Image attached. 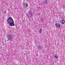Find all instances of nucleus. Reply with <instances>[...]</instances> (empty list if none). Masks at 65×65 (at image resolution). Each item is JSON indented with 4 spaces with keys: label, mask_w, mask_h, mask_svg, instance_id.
Here are the masks:
<instances>
[{
    "label": "nucleus",
    "mask_w": 65,
    "mask_h": 65,
    "mask_svg": "<svg viewBox=\"0 0 65 65\" xmlns=\"http://www.w3.org/2000/svg\"><path fill=\"white\" fill-rule=\"evenodd\" d=\"M54 57L56 58V59L58 58V57L57 55H54Z\"/></svg>",
    "instance_id": "obj_8"
},
{
    "label": "nucleus",
    "mask_w": 65,
    "mask_h": 65,
    "mask_svg": "<svg viewBox=\"0 0 65 65\" xmlns=\"http://www.w3.org/2000/svg\"><path fill=\"white\" fill-rule=\"evenodd\" d=\"M39 32L40 33H41V32H42V29H40V30Z\"/></svg>",
    "instance_id": "obj_9"
},
{
    "label": "nucleus",
    "mask_w": 65,
    "mask_h": 65,
    "mask_svg": "<svg viewBox=\"0 0 65 65\" xmlns=\"http://www.w3.org/2000/svg\"><path fill=\"white\" fill-rule=\"evenodd\" d=\"M28 5L27 4L25 3L23 4V6L24 7H25V8H26V7H28Z\"/></svg>",
    "instance_id": "obj_4"
},
{
    "label": "nucleus",
    "mask_w": 65,
    "mask_h": 65,
    "mask_svg": "<svg viewBox=\"0 0 65 65\" xmlns=\"http://www.w3.org/2000/svg\"><path fill=\"white\" fill-rule=\"evenodd\" d=\"M27 0V1H29V0Z\"/></svg>",
    "instance_id": "obj_13"
},
{
    "label": "nucleus",
    "mask_w": 65,
    "mask_h": 65,
    "mask_svg": "<svg viewBox=\"0 0 65 65\" xmlns=\"http://www.w3.org/2000/svg\"><path fill=\"white\" fill-rule=\"evenodd\" d=\"M57 25H58V24H57Z\"/></svg>",
    "instance_id": "obj_15"
},
{
    "label": "nucleus",
    "mask_w": 65,
    "mask_h": 65,
    "mask_svg": "<svg viewBox=\"0 0 65 65\" xmlns=\"http://www.w3.org/2000/svg\"><path fill=\"white\" fill-rule=\"evenodd\" d=\"M12 38V36L10 34H9L8 35V36L7 37V38L9 39V40H10L11 38Z\"/></svg>",
    "instance_id": "obj_3"
},
{
    "label": "nucleus",
    "mask_w": 65,
    "mask_h": 65,
    "mask_svg": "<svg viewBox=\"0 0 65 65\" xmlns=\"http://www.w3.org/2000/svg\"><path fill=\"white\" fill-rule=\"evenodd\" d=\"M27 16L29 18H31L32 17L33 15H32V11L30 10L28 12V14H27Z\"/></svg>",
    "instance_id": "obj_2"
},
{
    "label": "nucleus",
    "mask_w": 65,
    "mask_h": 65,
    "mask_svg": "<svg viewBox=\"0 0 65 65\" xmlns=\"http://www.w3.org/2000/svg\"><path fill=\"white\" fill-rule=\"evenodd\" d=\"M10 26H14V25H10Z\"/></svg>",
    "instance_id": "obj_12"
},
{
    "label": "nucleus",
    "mask_w": 65,
    "mask_h": 65,
    "mask_svg": "<svg viewBox=\"0 0 65 65\" xmlns=\"http://www.w3.org/2000/svg\"><path fill=\"white\" fill-rule=\"evenodd\" d=\"M7 22L10 25H14V24L12 18L10 17L7 20Z\"/></svg>",
    "instance_id": "obj_1"
},
{
    "label": "nucleus",
    "mask_w": 65,
    "mask_h": 65,
    "mask_svg": "<svg viewBox=\"0 0 65 65\" xmlns=\"http://www.w3.org/2000/svg\"><path fill=\"white\" fill-rule=\"evenodd\" d=\"M45 4H47V1H46V0L45 1Z\"/></svg>",
    "instance_id": "obj_11"
},
{
    "label": "nucleus",
    "mask_w": 65,
    "mask_h": 65,
    "mask_svg": "<svg viewBox=\"0 0 65 65\" xmlns=\"http://www.w3.org/2000/svg\"><path fill=\"white\" fill-rule=\"evenodd\" d=\"M38 47L40 49H41V48H42V46H40Z\"/></svg>",
    "instance_id": "obj_10"
},
{
    "label": "nucleus",
    "mask_w": 65,
    "mask_h": 65,
    "mask_svg": "<svg viewBox=\"0 0 65 65\" xmlns=\"http://www.w3.org/2000/svg\"><path fill=\"white\" fill-rule=\"evenodd\" d=\"M6 10L5 9H3L2 10V12L5 13H6Z\"/></svg>",
    "instance_id": "obj_6"
},
{
    "label": "nucleus",
    "mask_w": 65,
    "mask_h": 65,
    "mask_svg": "<svg viewBox=\"0 0 65 65\" xmlns=\"http://www.w3.org/2000/svg\"><path fill=\"white\" fill-rule=\"evenodd\" d=\"M58 25H60V24H58Z\"/></svg>",
    "instance_id": "obj_14"
},
{
    "label": "nucleus",
    "mask_w": 65,
    "mask_h": 65,
    "mask_svg": "<svg viewBox=\"0 0 65 65\" xmlns=\"http://www.w3.org/2000/svg\"><path fill=\"white\" fill-rule=\"evenodd\" d=\"M60 22L61 24H64L65 23V22H64V20H61L60 21Z\"/></svg>",
    "instance_id": "obj_5"
},
{
    "label": "nucleus",
    "mask_w": 65,
    "mask_h": 65,
    "mask_svg": "<svg viewBox=\"0 0 65 65\" xmlns=\"http://www.w3.org/2000/svg\"><path fill=\"white\" fill-rule=\"evenodd\" d=\"M56 26L57 27V28H60V25H56Z\"/></svg>",
    "instance_id": "obj_7"
}]
</instances>
